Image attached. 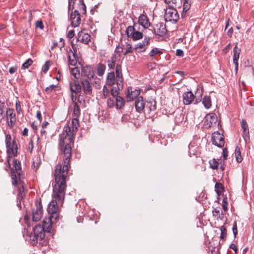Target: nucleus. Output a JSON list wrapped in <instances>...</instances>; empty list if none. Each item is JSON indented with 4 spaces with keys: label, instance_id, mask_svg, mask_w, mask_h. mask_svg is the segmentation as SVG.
Returning <instances> with one entry per match:
<instances>
[{
    "label": "nucleus",
    "instance_id": "f257e3e1",
    "mask_svg": "<svg viewBox=\"0 0 254 254\" xmlns=\"http://www.w3.org/2000/svg\"><path fill=\"white\" fill-rule=\"evenodd\" d=\"M64 155L62 163H59L56 166L54 172L55 184L53 185L54 195L56 197H63L65 192L66 184V178L70 164L71 150L70 147L60 148Z\"/></svg>",
    "mask_w": 254,
    "mask_h": 254
},
{
    "label": "nucleus",
    "instance_id": "f03ea898",
    "mask_svg": "<svg viewBox=\"0 0 254 254\" xmlns=\"http://www.w3.org/2000/svg\"><path fill=\"white\" fill-rule=\"evenodd\" d=\"M79 126V120L77 117L73 118L71 123L65 126L63 133L60 135V148H67L68 146L72 151L71 146L73 144L75 135Z\"/></svg>",
    "mask_w": 254,
    "mask_h": 254
},
{
    "label": "nucleus",
    "instance_id": "7ed1b4c3",
    "mask_svg": "<svg viewBox=\"0 0 254 254\" xmlns=\"http://www.w3.org/2000/svg\"><path fill=\"white\" fill-rule=\"evenodd\" d=\"M65 192H64L63 197H56L54 195V190H53L52 199L49 203L48 207V212L49 215L51 216L54 221L56 219H59V206L58 205H62L64 202L65 198Z\"/></svg>",
    "mask_w": 254,
    "mask_h": 254
},
{
    "label": "nucleus",
    "instance_id": "20e7f679",
    "mask_svg": "<svg viewBox=\"0 0 254 254\" xmlns=\"http://www.w3.org/2000/svg\"><path fill=\"white\" fill-rule=\"evenodd\" d=\"M10 158L11 157H8L7 161L9 167L11 168V170L13 172L12 177V184L16 186L18 185L19 184V180H18L16 175H18V176L20 175V173L21 172V164L19 161L17 159H13L12 164V166H11V165L10 164Z\"/></svg>",
    "mask_w": 254,
    "mask_h": 254
},
{
    "label": "nucleus",
    "instance_id": "39448f33",
    "mask_svg": "<svg viewBox=\"0 0 254 254\" xmlns=\"http://www.w3.org/2000/svg\"><path fill=\"white\" fill-rule=\"evenodd\" d=\"M5 143L7 148L8 157L15 156L17 153V146L15 140L12 139L10 134H6Z\"/></svg>",
    "mask_w": 254,
    "mask_h": 254
},
{
    "label": "nucleus",
    "instance_id": "423d86ee",
    "mask_svg": "<svg viewBox=\"0 0 254 254\" xmlns=\"http://www.w3.org/2000/svg\"><path fill=\"white\" fill-rule=\"evenodd\" d=\"M177 8L167 7L165 10L164 18L166 21L176 23L179 19Z\"/></svg>",
    "mask_w": 254,
    "mask_h": 254
},
{
    "label": "nucleus",
    "instance_id": "0eeeda50",
    "mask_svg": "<svg viewBox=\"0 0 254 254\" xmlns=\"http://www.w3.org/2000/svg\"><path fill=\"white\" fill-rule=\"evenodd\" d=\"M16 117L14 110L12 108H8L6 111V120L8 127L11 128H13L16 122Z\"/></svg>",
    "mask_w": 254,
    "mask_h": 254
},
{
    "label": "nucleus",
    "instance_id": "6e6552de",
    "mask_svg": "<svg viewBox=\"0 0 254 254\" xmlns=\"http://www.w3.org/2000/svg\"><path fill=\"white\" fill-rule=\"evenodd\" d=\"M46 232L41 225H37L33 228V236H30L33 241L41 240L45 237Z\"/></svg>",
    "mask_w": 254,
    "mask_h": 254
},
{
    "label": "nucleus",
    "instance_id": "1a4fd4ad",
    "mask_svg": "<svg viewBox=\"0 0 254 254\" xmlns=\"http://www.w3.org/2000/svg\"><path fill=\"white\" fill-rule=\"evenodd\" d=\"M43 211L42 204L40 202H37L35 204V208L32 210V216L33 221L37 222L39 221L42 216Z\"/></svg>",
    "mask_w": 254,
    "mask_h": 254
},
{
    "label": "nucleus",
    "instance_id": "9d476101",
    "mask_svg": "<svg viewBox=\"0 0 254 254\" xmlns=\"http://www.w3.org/2000/svg\"><path fill=\"white\" fill-rule=\"evenodd\" d=\"M140 93V90L139 89L134 88L129 86L127 88V92L126 93V96L127 102H130L137 99Z\"/></svg>",
    "mask_w": 254,
    "mask_h": 254
},
{
    "label": "nucleus",
    "instance_id": "9b49d317",
    "mask_svg": "<svg viewBox=\"0 0 254 254\" xmlns=\"http://www.w3.org/2000/svg\"><path fill=\"white\" fill-rule=\"evenodd\" d=\"M211 140L213 145L221 148L224 145L225 141L223 135L218 131L214 132L212 135Z\"/></svg>",
    "mask_w": 254,
    "mask_h": 254
},
{
    "label": "nucleus",
    "instance_id": "f8f14e48",
    "mask_svg": "<svg viewBox=\"0 0 254 254\" xmlns=\"http://www.w3.org/2000/svg\"><path fill=\"white\" fill-rule=\"evenodd\" d=\"M217 122V116L214 113H210L207 114L205 117L204 121V125L207 127L210 128L214 127Z\"/></svg>",
    "mask_w": 254,
    "mask_h": 254
},
{
    "label": "nucleus",
    "instance_id": "ddd939ff",
    "mask_svg": "<svg viewBox=\"0 0 254 254\" xmlns=\"http://www.w3.org/2000/svg\"><path fill=\"white\" fill-rule=\"evenodd\" d=\"M127 36L131 37L134 40L140 39L143 37V34L139 31H136L133 26H128L126 30Z\"/></svg>",
    "mask_w": 254,
    "mask_h": 254
},
{
    "label": "nucleus",
    "instance_id": "4468645a",
    "mask_svg": "<svg viewBox=\"0 0 254 254\" xmlns=\"http://www.w3.org/2000/svg\"><path fill=\"white\" fill-rule=\"evenodd\" d=\"M165 24L163 22H159L154 28V33L159 37H163L167 33Z\"/></svg>",
    "mask_w": 254,
    "mask_h": 254
},
{
    "label": "nucleus",
    "instance_id": "2eb2a0df",
    "mask_svg": "<svg viewBox=\"0 0 254 254\" xmlns=\"http://www.w3.org/2000/svg\"><path fill=\"white\" fill-rule=\"evenodd\" d=\"M59 219H56L55 221H54V219L49 216L48 218H46L43 221V225L42 227L43 228L45 232H49L52 228V224L57 222Z\"/></svg>",
    "mask_w": 254,
    "mask_h": 254
},
{
    "label": "nucleus",
    "instance_id": "dca6fc26",
    "mask_svg": "<svg viewBox=\"0 0 254 254\" xmlns=\"http://www.w3.org/2000/svg\"><path fill=\"white\" fill-rule=\"evenodd\" d=\"M71 24L74 27H78L81 21L80 15L78 10H74L70 15Z\"/></svg>",
    "mask_w": 254,
    "mask_h": 254
},
{
    "label": "nucleus",
    "instance_id": "f3484780",
    "mask_svg": "<svg viewBox=\"0 0 254 254\" xmlns=\"http://www.w3.org/2000/svg\"><path fill=\"white\" fill-rule=\"evenodd\" d=\"M115 73L117 85H119V88H123V84L122 83L123 76L122 74V67L121 65L119 64H117L116 66Z\"/></svg>",
    "mask_w": 254,
    "mask_h": 254
},
{
    "label": "nucleus",
    "instance_id": "a211bd4d",
    "mask_svg": "<svg viewBox=\"0 0 254 254\" xmlns=\"http://www.w3.org/2000/svg\"><path fill=\"white\" fill-rule=\"evenodd\" d=\"M183 102L185 105L190 104L194 100L195 96L191 91H188L183 93L182 95Z\"/></svg>",
    "mask_w": 254,
    "mask_h": 254
},
{
    "label": "nucleus",
    "instance_id": "6ab92c4d",
    "mask_svg": "<svg viewBox=\"0 0 254 254\" xmlns=\"http://www.w3.org/2000/svg\"><path fill=\"white\" fill-rule=\"evenodd\" d=\"M70 90L71 92V95L74 96V100L76 99V94L80 93L81 91V86L78 82L75 81L74 84L70 83Z\"/></svg>",
    "mask_w": 254,
    "mask_h": 254
},
{
    "label": "nucleus",
    "instance_id": "aec40b11",
    "mask_svg": "<svg viewBox=\"0 0 254 254\" xmlns=\"http://www.w3.org/2000/svg\"><path fill=\"white\" fill-rule=\"evenodd\" d=\"M240 49L239 48L237 45L235 46L233 49V63L235 64V70L237 71L238 69V60L239 58V55L240 52Z\"/></svg>",
    "mask_w": 254,
    "mask_h": 254
},
{
    "label": "nucleus",
    "instance_id": "412c9836",
    "mask_svg": "<svg viewBox=\"0 0 254 254\" xmlns=\"http://www.w3.org/2000/svg\"><path fill=\"white\" fill-rule=\"evenodd\" d=\"M135 106L138 112H141L146 107L142 97H137L135 102Z\"/></svg>",
    "mask_w": 254,
    "mask_h": 254
},
{
    "label": "nucleus",
    "instance_id": "4be33fe9",
    "mask_svg": "<svg viewBox=\"0 0 254 254\" xmlns=\"http://www.w3.org/2000/svg\"><path fill=\"white\" fill-rule=\"evenodd\" d=\"M150 38L146 37L142 42L138 43L136 45V49L139 50L138 52H144L146 50V46L149 44Z\"/></svg>",
    "mask_w": 254,
    "mask_h": 254
},
{
    "label": "nucleus",
    "instance_id": "5701e85b",
    "mask_svg": "<svg viewBox=\"0 0 254 254\" xmlns=\"http://www.w3.org/2000/svg\"><path fill=\"white\" fill-rule=\"evenodd\" d=\"M168 7L180 8L182 5L181 0H165Z\"/></svg>",
    "mask_w": 254,
    "mask_h": 254
},
{
    "label": "nucleus",
    "instance_id": "b1692460",
    "mask_svg": "<svg viewBox=\"0 0 254 254\" xmlns=\"http://www.w3.org/2000/svg\"><path fill=\"white\" fill-rule=\"evenodd\" d=\"M76 51L74 50L73 52L71 49L68 52L69 65L71 66H75L77 63Z\"/></svg>",
    "mask_w": 254,
    "mask_h": 254
},
{
    "label": "nucleus",
    "instance_id": "393cba45",
    "mask_svg": "<svg viewBox=\"0 0 254 254\" xmlns=\"http://www.w3.org/2000/svg\"><path fill=\"white\" fill-rule=\"evenodd\" d=\"M115 81H116V79H115V75L114 72L108 73L107 75L106 81L107 85L112 86L114 85Z\"/></svg>",
    "mask_w": 254,
    "mask_h": 254
},
{
    "label": "nucleus",
    "instance_id": "a878e982",
    "mask_svg": "<svg viewBox=\"0 0 254 254\" xmlns=\"http://www.w3.org/2000/svg\"><path fill=\"white\" fill-rule=\"evenodd\" d=\"M138 21L144 28H147L150 25L147 17L145 15H141L139 17Z\"/></svg>",
    "mask_w": 254,
    "mask_h": 254
},
{
    "label": "nucleus",
    "instance_id": "bb28decb",
    "mask_svg": "<svg viewBox=\"0 0 254 254\" xmlns=\"http://www.w3.org/2000/svg\"><path fill=\"white\" fill-rule=\"evenodd\" d=\"M241 125L243 129V137L245 139L249 137V131L247 122L245 120H243L241 122Z\"/></svg>",
    "mask_w": 254,
    "mask_h": 254
},
{
    "label": "nucleus",
    "instance_id": "cd10ccee",
    "mask_svg": "<svg viewBox=\"0 0 254 254\" xmlns=\"http://www.w3.org/2000/svg\"><path fill=\"white\" fill-rule=\"evenodd\" d=\"M71 98L72 99V100L73 101V103L74 104V108H73V115L75 117L78 118L80 115V109L78 105L77 102L75 101L76 100H74V96L72 94L71 95Z\"/></svg>",
    "mask_w": 254,
    "mask_h": 254
},
{
    "label": "nucleus",
    "instance_id": "c85d7f7f",
    "mask_svg": "<svg viewBox=\"0 0 254 254\" xmlns=\"http://www.w3.org/2000/svg\"><path fill=\"white\" fill-rule=\"evenodd\" d=\"M106 70L105 65L101 63H98L96 65L97 74L99 76H102Z\"/></svg>",
    "mask_w": 254,
    "mask_h": 254
},
{
    "label": "nucleus",
    "instance_id": "c756f323",
    "mask_svg": "<svg viewBox=\"0 0 254 254\" xmlns=\"http://www.w3.org/2000/svg\"><path fill=\"white\" fill-rule=\"evenodd\" d=\"M213 215L218 219L222 220L224 218V214L221 208H214L212 211Z\"/></svg>",
    "mask_w": 254,
    "mask_h": 254
},
{
    "label": "nucleus",
    "instance_id": "7c9ffc66",
    "mask_svg": "<svg viewBox=\"0 0 254 254\" xmlns=\"http://www.w3.org/2000/svg\"><path fill=\"white\" fill-rule=\"evenodd\" d=\"M83 87L85 92L87 94H90L92 91V87L88 80L85 79L82 82Z\"/></svg>",
    "mask_w": 254,
    "mask_h": 254
},
{
    "label": "nucleus",
    "instance_id": "2f4dec72",
    "mask_svg": "<svg viewBox=\"0 0 254 254\" xmlns=\"http://www.w3.org/2000/svg\"><path fill=\"white\" fill-rule=\"evenodd\" d=\"M115 98L116 100L115 107L116 109H121L124 106L125 101L124 99L121 96H117Z\"/></svg>",
    "mask_w": 254,
    "mask_h": 254
},
{
    "label": "nucleus",
    "instance_id": "473e14b6",
    "mask_svg": "<svg viewBox=\"0 0 254 254\" xmlns=\"http://www.w3.org/2000/svg\"><path fill=\"white\" fill-rule=\"evenodd\" d=\"M203 104L206 109H209L211 106V100L210 96H205L203 99Z\"/></svg>",
    "mask_w": 254,
    "mask_h": 254
},
{
    "label": "nucleus",
    "instance_id": "72a5a7b5",
    "mask_svg": "<svg viewBox=\"0 0 254 254\" xmlns=\"http://www.w3.org/2000/svg\"><path fill=\"white\" fill-rule=\"evenodd\" d=\"M234 154L236 157V161L239 163L241 162L243 159L241 155L240 149L238 146H237L235 148Z\"/></svg>",
    "mask_w": 254,
    "mask_h": 254
},
{
    "label": "nucleus",
    "instance_id": "f704fd0d",
    "mask_svg": "<svg viewBox=\"0 0 254 254\" xmlns=\"http://www.w3.org/2000/svg\"><path fill=\"white\" fill-rule=\"evenodd\" d=\"M78 9L82 14H86V7L83 0H80L78 5Z\"/></svg>",
    "mask_w": 254,
    "mask_h": 254
},
{
    "label": "nucleus",
    "instance_id": "c9c22d12",
    "mask_svg": "<svg viewBox=\"0 0 254 254\" xmlns=\"http://www.w3.org/2000/svg\"><path fill=\"white\" fill-rule=\"evenodd\" d=\"M145 108L148 109L149 111H155L156 109V102L154 100L149 101L146 105Z\"/></svg>",
    "mask_w": 254,
    "mask_h": 254
},
{
    "label": "nucleus",
    "instance_id": "e433bc0d",
    "mask_svg": "<svg viewBox=\"0 0 254 254\" xmlns=\"http://www.w3.org/2000/svg\"><path fill=\"white\" fill-rule=\"evenodd\" d=\"M123 88H119V85H117V87H113L111 90V94L113 98H116L117 96H118V95L119 93V91L122 89Z\"/></svg>",
    "mask_w": 254,
    "mask_h": 254
},
{
    "label": "nucleus",
    "instance_id": "4c0bfd02",
    "mask_svg": "<svg viewBox=\"0 0 254 254\" xmlns=\"http://www.w3.org/2000/svg\"><path fill=\"white\" fill-rule=\"evenodd\" d=\"M162 51L161 50L159 49L158 48H154L152 49L149 55L152 57L153 58L155 56L158 54H162Z\"/></svg>",
    "mask_w": 254,
    "mask_h": 254
},
{
    "label": "nucleus",
    "instance_id": "58836bf2",
    "mask_svg": "<svg viewBox=\"0 0 254 254\" xmlns=\"http://www.w3.org/2000/svg\"><path fill=\"white\" fill-rule=\"evenodd\" d=\"M116 60L114 57H111L107 61L108 67L110 69H113L115 66Z\"/></svg>",
    "mask_w": 254,
    "mask_h": 254
},
{
    "label": "nucleus",
    "instance_id": "ea45409f",
    "mask_svg": "<svg viewBox=\"0 0 254 254\" xmlns=\"http://www.w3.org/2000/svg\"><path fill=\"white\" fill-rule=\"evenodd\" d=\"M90 35L88 33H84L82 35L81 41L85 44H88L90 41Z\"/></svg>",
    "mask_w": 254,
    "mask_h": 254
},
{
    "label": "nucleus",
    "instance_id": "a19ab883",
    "mask_svg": "<svg viewBox=\"0 0 254 254\" xmlns=\"http://www.w3.org/2000/svg\"><path fill=\"white\" fill-rule=\"evenodd\" d=\"M71 74L75 77L76 79H78L79 77V69L77 67H74L71 69Z\"/></svg>",
    "mask_w": 254,
    "mask_h": 254
},
{
    "label": "nucleus",
    "instance_id": "79ce46f5",
    "mask_svg": "<svg viewBox=\"0 0 254 254\" xmlns=\"http://www.w3.org/2000/svg\"><path fill=\"white\" fill-rule=\"evenodd\" d=\"M58 88V86L57 85L52 84L50 85L49 86L46 88L45 91L47 94H50L53 91L57 90V88Z\"/></svg>",
    "mask_w": 254,
    "mask_h": 254
},
{
    "label": "nucleus",
    "instance_id": "37998d69",
    "mask_svg": "<svg viewBox=\"0 0 254 254\" xmlns=\"http://www.w3.org/2000/svg\"><path fill=\"white\" fill-rule=\"evenodd\" d=\"M183 12H186L190 7V1L189 0H183Z\"/></svg>",
    "mask_w": 254,
    "mask_h": 254
},
{
    "label": "nucleus",
    "instance_id": "c03bdc74",
    "mask_svg": "<svg viewBox=\"0 0 254 254\" xmlns=\"http://www.w3.org/2000/svg\"><path fill=\"white\" fill-rule=\"evenodd\" d=\"M184 119V115L182 113L178 114L175 118V121L176 123L179 124L181 123Z\"/></svg>",
    "mask_w": 254,
    "mask_h": 254
},
{
    "label": "nucleus",
    "instance_id": "a18cd8bd",
    "mask_svg": "<svg viewBox=\"0 0 254 254\" xmlns=\"http://www.w3.org/2000/svg\"><path fill=\"white\" fill-rule=\"evenodd\" d=\"M4 107V102L0 101V122H1L4 118L3 109Z\"/></svg>",
    "mask_w": 254,
    "mask_h": 254
},
{
    "label": "nucleus",
    "instance_id": "49530a36",
    "mask_svg": "<svg viewBox=\"0 0 254 254\" xmlns=\"http://www.w3.org/2000/svg\"><path fill=\"white\" fill-rule=\"evenodd\" d=\"M114 99L112 98H109L107 101V106L110 108H112L115 106V103L114 101Z\"/></svg>",
    "mask_w": 254,
    "mask_h": 254
},
{
    "label": "nucleus",
    "instance_id": "de8ad7c7",
    "mask_svg": "<svg viewBox=\"0 0 254 254\" xmlns=\"http://www.w3.org/2000/svg\"><path fill=\"white\" fill-rule=\"evenodd\" d=\"M209 163L211 168L212 169H215L218 168L219 163L216 159H213V160H210Z\"/></svg>",
    "mask_w": 254,
    "mask_h": 254
},
{
    "label": "nucleus",
    "instance_id": "09e8293b",
    "mask_svg": "<svg viewBox=\"0 0 254 254\" xmlns=\"http://www.w3.org/2000/svg\"><path fill=\"white\" fill-rule=\"evenodd\" d=\"M32 63L33 61L31 59H28L22 64V67L28 68L32 64Z\"/></svg>",
    "mask_w": 254,
    "mask_h": 254
},
{
    "label": "nucleus",
    "instance_id": "8fccbe9b",
    "mask_svg": "<svg viewBox=\"0 0 254 254\" xmlns=\"http://www.w3.org/2000/svg\"><path fill=\"white\" fill-rule=\"evenodd\" d=\"M221 230V235L220 238L221 239H224L226 237L227 233H226V229L224 226H221L220 228Z\"/></svg>",
    "mask_w": 254,
    "mask_h": 254
},
{
    "label": "nucleus",
    "instance_id": "3c124183",
    "mask_svg": "<svg viewBox=\"0 0 254 254\" xmlns=\"http://www.w3.org/2000/svg\"><path fill=\"white\" fill-rule=\"evenodd\" d=\"M16 111L18 114H20L22 110L21 107V103L19 100H17L15 104Z\"/></svg>",
    "mask_w": 254,
    "mask_h": 254
},
{
    "label": "nucleus",
    "instance_id": "603ef678",
    "mask_svg": "<svg viewBox=\"0 0 254 254\" xmlns=\"http://www.w3.org/2000/svg\"><path fill=\"white\" fill-rule=\"evenodd\" d=\"M132 52V48L130 44H127V48L125 52L124 53V55H126L128 53Z\"/></svg>",
    "mask_w": 254,
    "mask_h": 254
},
{
    "label": "nucleus",
    "instance_id": "864d4df0",
    "mask_svg": "<svg viewBox=\"0 0 254 254\" xmlns=\"http://www.w3.org/2000/svg\"><path fill=\"white\" fill-rule=\"evenodd\" d=\"M49 68V62L46 61L45 64L43 65L42 70L44 73H46Z\"/></svg>",
    "mask_w": 254,
    "mask_h": 254
},
{
    "label": "nucleus",
    "instance_id": "5fc2aeb1",
    "mask_svg": "<svg viewBox=\"0 0 254 254\" xmlns=\"http://www.w3.org/2000/svg\"><path fill=\"white\" fill-rule=\"evenodd\" d=\"M216 191L217 194L221 193L222 190V186L221 183H216L215 184Z\"/></svg>",
    "mask_w": 254,
    "mask_h": 254
},
{
    "label": "nucleus",
    "instance_id": "6e6d98bb",
    "mask_svg": "<svg viewBox=\"0 0 254 254\" xmlns=\"http://www.w3.org/2000/svg\"><path fill=\"white\" fill-rule=\"evenodd\" d=\"M109 94V90L106 86H104L103 88V95L104 98H106Z\"/></svg>",
    "mask_w": 254,
    "mask_h": 254
},
{
    "label": "nucleus",
    "instance_id": "4d7b16f0",
    "mask_svg": "<svg viewBox=\"0 0 254 254\" xmlns=\"http://www.w3.org/2000/svg\"><path fill=\"white\" fill-rule=\"evenodd\" d=\"M40 134L41 138L46 139L47 131L46 130L45 128H42L40 131Z\"/></svg>",
    "mask_w": 254,
    "mask_h": 254
},
{
    "label": "nucleus",
    "instance_id": "13d9d810",
    "mask_svg": "<svg viewBox=\"0 0 254 254\" xmlns=\"http://www.w3.org/2000/svg\"><path fill=\"white\" fill-rule=\"evenodd\" d=\"M74 0H68V9L73 10L74 8Z\"/></svg>",
    "mask_w": 254,
    "mask_h": 254
},
{
    "label": "nucleus",
    "instance_id": "bf43d9fd",
    "mask_svg": "<svg viewBox=\"0 0 254 254\" xmlns=\"http://www.w3.org/2000/svg\"><path fill=\"white\" fill-rule=\"evenodd\" d=\"M33 149V142L32 140H31L29 143L28 146V150L30 152L32 153Z\"/></svg>",
    "mask_w": 254,
    "mask_h": 254
},
{
    "label": "nucleus",
    "instance_id": "052dcab7",
    "mask_svg": "<svg viewBox=\"0 0 254 254\" xmlns=\"http://www.w3.org/2000/svg\"><path fill=\"white\" fill-rule=\"evenodd\" d=\"M232 231L234 236L236 237V234H237V224L236 222L234 223L233 225Z\"/></svg>",
    "mask_w": 254,
    "mask_h": 254
},
{
    "label": "nucleus",
    "instance_id": "680f3d73",
    "mask_svg": "<svg viewBox=\"0 0 254 254\" xmlns=\"http://www.w3.org/2000/svg\"><path fill=\"white\" fill-rule=\"evenodd\" d=\"M74 36V31L73 30H70L67 34V37L69 39L72 38Z\"/></svg>",
    "mask_w": 254,
    "mask_h": 254
},
{
    "label": "nucleus",
    "instance_id": "e2e57ef3",
    "mask_svg": "<svg viewBox=\"0 0 254 254\" xmlns=\"http://www.w3.org/2000/svg\"><path fill=\"white\" fill-rule=\"evenodd\" d=\"M17 68L16 66H13L9 68V72L11 74H14L16 72Z\"/></svg>",
    "mask_w": 254,
    "mask_h": 254
},
{
    "label": "nucleus",
    "instance_id": "0e129e2a",
    "mask_svg": "<svg viewBox=\"0 0 254 254\" xmlns=\"http://www.w3.org/2000/svg\"><path fill=\"white\" fill-rule=\"evenodd\" d=\"M36 26L40 28L41 29H43V23L41 21H37L36 23Z\"/></svg>",
    "mask_w": 254,
    "mask_h": 254
},
{
    "label": "nucleus",
    "instance_id": "69168bd1",
    "mask_svg": "<svg viewBox=\"0 0 254 254\" xmlns=\"http://www.w3.org/2000/svg\"><path fill=\"white\" fill-rule=\"evenodd\" d=\"M60 43L59 44V47L60 49H61L62 48L64 47V39L63 38L60 39Z\"/></svg>",
    "mask_w": 254,
    "mask_h": 254
},
{
    "label": "nucleus",
    "instance_id": "338daca9",
    "mask_svg": "<svg viewBox=\"0 0 254 254\" xmlns=\"http://www.w3.org/2000/svg\"><path fill=\"white\" fill-rule=\"evenodd\" d=\"M176 55L179 57H182L184 55V52L181 49H177Z\"/></svg>",
    "mask_w": 254,
    "mask_h": 254
},
{
    "label": "nucleus",
    "instance_id": "774afa93",
    "mask_svg": "<svg viewBox=\"0 0 254 254\" xmlns=\"http://www.w3.org/2000/svg\"><path fill=\"white\" fill-rule=\"evenodd\" d=\"M123 48L122 47H120L118 45L116 46V48L115 50V52L116 53H121L123 52Z\"/></svg>",
    "mask_w": 254,
    "mask_h": 254
}]
</instances>
